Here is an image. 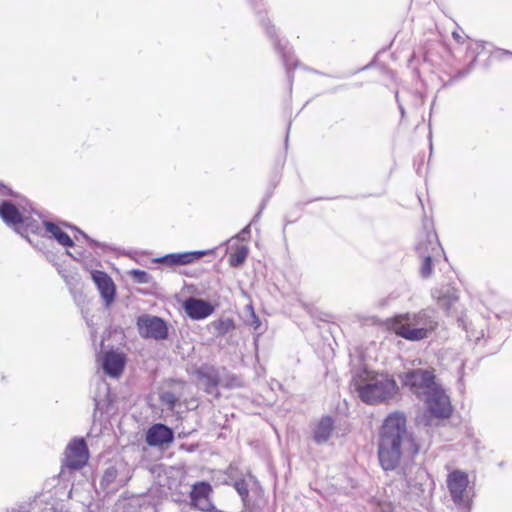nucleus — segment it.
<instances>
[{
    "mask_svg": "<svg viewBox=\"0 0 512 512\" xmlns=\"http://www.w3.org/2000/svg\"><path fill=\"white\" fill-rule=\"evenodd\" d=\"M128 275L132 278L133 282L137 284H155L153 276L144 270L132 269L128 271Z\"/></svg>",
    "mask_w": 512,
    "mask_h": 512,
    "instance_id": "26",
    "label": "nucleus"
},
{
    "mask_svg": "<svg viewBox=\"0 0 512 512\" xmlns=\"http://www.w3.org/2000/svg\"><path fill=\"white\" fill-rule=\"evenodd\" d=\"M29 201L16 195L9 187L0 183V218L14 231L21 224Z\"/></svg>",
    "mask_w": 512,
    "mask_h": 512,
    "instance_id": "4",
    "label": "nucleus"
},
{
    "mask_svg": "<svg viewBox=\"0 0 512 512\" xmlns=\"http://www.w3.org/2000/svg\"><path fill=\"white\" fill-rule=\"evenodd\" d=\"M89 458L88 447L83 438L73 439L65 450V465L73 470L81 469Z\"/></svg>",
    "mask_w": 512,
    "mask_h": 512,
    "instance_id": "11",
    "label": "nucleus"
},
{
    "mask_svg": "<svg viewBox=\"0 0 512 512\" xmlns=\"http://www.w3.org/2000/svg\"><path fill=\"white\" fill-rule=\"evenodd\" d=\"M265 205H266V200H263L262 203H261V206H260V210L258 211V213L253 217V219L251 220V222L249 223L250 226L257 222L261 216V213L263 211V209L265 208Z\"/></svg>",
    "mask_w": 512,
    "mask_h": 512,
    "instance_id": "35",
    "label": "nucleus"
},
{
    "mask_svg": "<svg viewBox=\"0 0 512 512\" xmlns=\"http://www.w3.org/2000/svg\"><path fill=\"white\" fill-rule=\"evenodd\" d=\"M435 255L432 254H425L424 252H421V256H419L422 259V263L420 266V275L422 278H429L432 274L433 268H432V258Z\"/></svg>",
    "mask_w": 512,
    "mask_h": 512,
    "instance_id": "28",
    "label": "nucleus"
},
{
    "mask_svg": "<svg viewBox=\"0 0 512 512\" xmlns=\"http://www.w3.org/2000/svg\"><path fill=\"white\" fill-rule=\"evenodd\" d=\"M42 236H36V238L27 237L26 240L29 242V244L36 249L37 251L43 253L45 257L47 258V244L46 241L43 239Z\"/></svg>",
    "mask_w": 512,
    "mask_h": 512,
    "instance_id": "30",
    "label": "nucleus"
},
{
    "mask_svg": "<svg viewBox=\"0 0 512 512\" xmlns=\"http://www.w3.org/2000/svg\"><path fill=\"white\" fill-rule=\"evenodd\" d=\"M128 508L135 512H156L155 505L145 498L133 499L128 503Z\"/></svg>",
    "mask_w": 512,
    "mask_h": 512,
    "instance_id": "25",
    "label": "nucleus"
},
{
    "mask_svg": "<svg viewBox=\"0 0 512 512\" xmlns=\"http://www.w3.org/2000/svg\"><path fill=\"white\" fill-rule=\"evenodd\" d=\"M250 2H252V0H249Z\"/></svg>",
    "mask_w": 512,
    "mask_h": 512,
    "instance_id": "45",
    "label": "nucleus"
},
{
    "mask_svg": "<svg viewBox=\"0 0 512 512\" xmlns=\"http://www.w3.org/2000/svg\"><path fill=\"white\" fill-rule=\"evenodd\" d=\"M467 73H468V71H460L459 76L464 77L465 75H467Z\"/></svg>",
    "mask_w": 512,
    "mask_h": 512,
    "instance_id": "39",
    "label": "nucleus"
},
{
    "mask_svg": "<svg viewBox=\"0 0 512 512\" xmlns=\"http://www.w3.org/2000/svg\"><path fill=\"white\" fill-rule=\"evenodd\" d=\"M249 316L246 319V324L254 329V331H259L261 328V321L259 317L255 314L252 306H249Z\"/></svg>",
    "mask_w": 512,
    "mask_h": 512,
    "instance_id": "32",
    "label": "nucleus"
},
{
    "mask_svg": "<svg viewBox=\"0 0 512 512\" xmlns=\"http://www.w3.org/2000/svg\"><path fill=\"white\" fill-rule=\"evenodd\" d=\"M437 325L435 311L431 309L398 314L388 320V327L391 331L411 342L428 338Z\"/></svg>",
    "mask_w": 512,
    "mask_h": 512,
    "instance_id": "3",
    "label": "nucleus"
},
{
    "mask_svg": "<svg viewBox=\"0 0 512 512\" xmlns=\"http://www.w3.org/2000/svg\"><path fill=\"white\" fill-rule=\"evenodd\" d=\"M125 364V355L113 350L105 352L101 357V367L104 373L111 378H119L124 371Z\"/></svg>",
    "mask_w": 512,
    "mask_h": 512,
    "instance_id": "12",
    "label": "nucleus"
},
{
    "mask_svg": "<svg viewBox=\"0 0 512 512\" xmlns=\"http://www.w3.org/2000/svg\"><path fill=\"white\" fill-rule=\"evenodd\" d=\"M248 512H254V511L252 510V511H248Z\"/></svg>",
    "mask_w": 512,
    "mask_h": 512,
    "instance_id": "44",
    "label": "nucleus"
},
{
    "mask_svg": "<svg viewBox=\"0 0 512 512\" xmlns=\"http://www.w3.org/2000/svg\"><path fill=\"white\" fill-rule=\"evenodd\" d=\"M130 471L124 464L108 467L100 481L101 488L106 493H112L126 485L130 479Z\"/></svg>",
    "mask_w": 512,
    "mask_h": 512,
    "instance_id": "10",
    "label": "nucleus"
},
{
    "mask_svg": "<svg viewBox=\"0 0 512 512\" xmlns=\"http://www.w3.org/2000/svg\"><path fill=\"white\" fill-rule=\"evenodd\" d=\"M136 326L139 335L144 339L162 341L166 340L169 336L167 322L155 315L142 314L138 316Z\"/></svg>",
    "mask_w": 512,
    "mask_h": 512,
    "instance_id": "9",
    "label": "nucleus"
},
{
    "mask_svg": "<svg viewBox=\"0 0 512 512\" xmlns=\"http://www.w3.org/2000/svg\"><path fill=\"white\" fill-rule=\"evenodd\" d=\"M419 445L413 435L406 429V417L401 412L387 416L381 428L378 443V459L380 466L386 472L395 471L408 487L422 485L427 479V471L414 462L400 465L404 452L415 456Z\"/></svg>",
    "mask_w": 512,
    "mask_h": 512,
    "instance_id": "1",
    "label": "nucleus"
},
{
    "mask_svg": "<svg viewBox=\"0 0 512 512\" xmlns=\"http://www.w3.org/2000/svg\"><path fill=\"white\" fill-rule=\"evenodd\" d=\"M422 399L426 408L424 414L425 425L431 426L433 419L445 420L452 415L453 407L450 398L440 385Z\"/></svg>",
    "mask_w": 512,
    "mask_h": 512,
    "instance_id": "6",
    "label": "nucleus"
},
{
    "mask_svg": "<svg viewBox=\"0 0 512 512\" xmlns=\"http://www.w3.org/2000/svg\"><path fill=\"white\" fill-rule=\"evenodd\" d=\"M287 143H288V135L286 136V139H285V145L287 146Z\"/></svg>",
    "mask_w": 512,
    "mask_h": 512,
    "instance_id": "42",
    "label": "nucleus"
},
{
    "mask_svg": "<svg viewBox=\"0 0 512 512\" xmlns=\"http://www.w3.org/2000/svg\"><path fill=\"white\" fill-rule=\"evenodd\" d=\"M395 98H396V101H397V104H398V109H399L400 114H401V119H404L406 112H405V109H404L403 105L399 101L398 93H396Z\"/></svg>",
    "mask_w": 512,
    "mask_h": 512,
    "instance_id": "36",
    "label": "nucleus"
},
{
    "mask_svg": "<svg viewBox=\"0 0 512 512\" xmlns=\"http://www.w3.org/2000/svg\"><path fill=\"white\" fill-rule=\"evenodd\" d=\"M58 273L61 275L63 280L68 286H73L77 283V274L67 271L66 269L62 268L60 265H56Z\"/></svg>",
    "mask_w": 512,
    "mask_h": 512,
    "instance_id": "31",
    "label": "nucleus"
},
{
    "mask_svg": "<svg viewBox=\"0 0 512 512\" xmlns=\"http://www.w3.org/2000/svg\"><path fill=\"white\" fill-rule=\"evenodd\" d=\"M432 296L437 300L438 305L446 311L458 301L456 291L449 287L434 290Z\"/></svg>",
    "mask_w": 512,
    "mask_h": 512,
    "instance_id": "22",
    "label": "nucleus"
},
{
    "mask_svg": "<svg viewBox=\"0 0 512 512\" xmlns=\"http://www.w3.org/2000/svg\"><path fill=\"white\" fill-rule=\"evenodd\" d=\"M183 308L185 313L193 320L205 319L214 312V307L210 302L195 297L186 299Z\"/></svg>",
    "mask_w": 512,
    "mask_h": 512,
    "instance_id": "16",
    "label": "nucleus"
},
{
    "mask_svg": "<svg viewBox=\"0 0 512 512\" xmlns=\"http://www.w3.org/2000/svg\"><path fill=\"white\" fill-rule=\"evenodd\" d=\"M61 224L64 226V227H67V228H70L72 230H75L83 239H85L89 245L96 249V248H105V244L103 243H100L94 239H92L91 237H89L85 232H83L82 230H80L79 228H77L76 226H73L71 224H68L67 222H61Z\"/></svg>",
    "mask_w": 512,
    "mask_h": 512,
    "instance_id": "29",
    "label": "nucleus"
},
{
    "mask_svg": "<svg viewBox=\"0 0 512 512\" xmlns=\"http://www.w3.org/2000/svg\"><path fill=\"white\" fill-rule=\"evenodd\" d=\"M234 488L241 497V500L243 502L244 509L246 511H252L250 508V502H249V489L248 484L244 479H239L234 482Z\"/></svg>",
    "mask_w": 512,
    "mask_h": 512,
    "instance_id": "23",
    "label": "nucleus"
},
{
    "mask_svg": "<svg viewBox=\"0 0 512 512\" xmlns=\"http://www.w3.org/2000/svg\"><path fill=\"white\" fill-rule=\"evenodd\" d=\"M334 431V420L331 416H323L313 429V440L316 444L326 443Z\"/></svg>",
    "mask_w": 512,
    "mask_h": 512,
    "instance_id": "20",
    "label": "nucleus"
},
{
    "mask_svg": "<svg viewBox=\"0 0 512 512\" xmlns=\"http://www.w3.org/2000/svg\"><path fill=\"white\" fill-rule=\"evenodd\" d=\"M351 385L362 402L368 405L386 403L397 397L399 387L387 374L359 369L351 380Z\"/></svg>",
    "mask_w": 512,
    "mask_h": 512,
    "instance_id": "2",
    "label": "nucleus"
},
{
    "mask_svg": "<svg viewBox=\"0 0 512 512\" xmlns=\"http://www.w3.org/2000/svg\"><path fill=\"white\" fill-rule=\"evenodd\" d=\"M261 24L264 27L267 36L270 38L275 52L282 59V63L286 70L289 87L291 89L294 81L293 70L299 65L298 60L295 58L293 48L290 46L287 40L278 38L276 34V28L274 25L270 24L269 20L261 19Z\"/></svg>",
    "mask_w": 512,
    "mask_h": 512,
    "instance_id": "7",
    "label": "nucleus"
},
{
    "mask_svg": "<svg viewBox=\"0 0 512 512\" xmlns=\"http://www.w3.org/2000/svg\"><path fill=\"white\" fill-rule=\"evenodd\" d=\"M91 276L105 302V306L109 307L115 300L116 287L114 282L104 271L94 270L91 272Z\"/></svg>",
    "mask_w": 512,
    "mask_h": 512,
    "instance_id": "14",
    "label": "nucleus"
},
{
    "mask_svg": "<svg viewBox=\"0 0 512 512\" xmlns=\"http://www.w3.org/2000/svg\"><path fill=\"white\" fill-rule=\"evenodd\" d=\"M194 375L199 383L203 386L206 393L212 394L220 383V375L218 369L210 364H202L195 369Z\"/></svg>",
    "mask_w": 512,
    "mask_h": 512,
    "instance_id": "13",
    "label": "nucleus"
},
{
    "mask_svg": "<svg viewBox=\"0 0 512 512\" xmlns=\"http://www.w3.org/2000/svg\"><path fill=\"white\" fill-rule=\"evenodd\" d=\"M415 249L418 256H421V252H424L425 254L437 255L441 249V246L436 234L426 233L424 237L419 240Z\"/></svg>",
    "mask_w": 512,
    "mask_h": 512,
    "instance_id": "21",
    "label": "nucleus"
},
{
    "mask_svg": "<svg viewBox=\"0 0 512 512\" xmlns=\"http://www.w3.org/2000/svg\"><path fill=\"white\" fill-rule=\"evenodd\" d=\"M173 441V429L163 423L153 424L146 432V443L151 447L168 445Z\"/></svg>",
    "mask_w": 512,
    "mask_h": 512,
    "instance_id": "15",
    "label": "nucleus"
},
{
    "mask_svg": "<svg viewBox=\"0 0 512 512\" xmlns=\"http://www.w3.org/2000/svg\"><path fill=\"white\" fill-rule=\"evenodd\" d=\"M248 256V248L246 246H240L237 250L230 254L229 264L231 267H240Z\"/></svg>",
    "mask_w": 512,
    "mask_h": 512,
    "instance_id": "27",
    "label": "nucleus"
},
{
    "mask_svg": "<svg viewBox=\"0 0 512 512\" xmlns=\"http://www.w3.org/2000/svg\"><path fill=\"white\" fill-rule=\"evenodd\" d=\"M42 225L44 226L43 237L48 235L49 238L54 239L63 247L74 246L72 238L58 224L44 219L42 220Z\"/></svg>",
    "mask_w": 512,
    "mask_h": 512,
    "instance_id": "19",
    "label": "nucleus"
},
{
    "mask_svg": "<svg viewBox=\"0 0 512 512\" xmlns=\"http://www.w3.org/2000/svg\"><path fill=\"white\" fill-rule=\"evenodd\" d=\"M250 233V224H248L236 235V238L240 241H247L250 238Z\"/></svg>",
    "mask_w": 512,
    "mask_h": 512,
    "instance_id": "34",
    "label": "nucleus"
},
{
    "mask_svg": "<svg viewBox=\"0 0 512 512\" xmlns=\"http://www.w3.org/2000/svg\"><path fill=\"white\" fill-rule=\"evenodd\" d=\"M398 378L404 388L417 398L422 399L430 393L439 384L436 383L434 369L412 368L398 375Z\"/></svg>",
    "mask_w": 512,
    "mask_h": 512,
    "instance_id": "5",
    "label": "nucleus"
},
{
    "mask_svg": "<svg viewBox=\"0 0 512 512\" xmlns=\"http://www.w3.org/2000/svg\"><path fill=\"white\" fill-rule=\"evenodd\" d=\"M503 53H504V54H506V55H510V56H512V52H510V51H508V50H504V51H503Z\"/></svg>",
    "mask_w": 512,
    "mask_h": 512,
    "instance_id": "41",
    "label": "nucleus"
},
{
    "mask_svg": "<svg viewBox=\"0 0 512 512\" xmlns=\"http://www.w3.org/2000/svg\"><path fill=\"white\" fill-rule=\"evenodd\" d=\"M446 484L450 497L459 512H468L472 501L467 492L469 484L467 473L461 470L450 472L447 476Z\"/></svg>",
    "mask_w": 512,
    "mask_h": 512,
    "instance_id": "8",
    "label": "nucleus"
},
{
    "mask_svg": "<svg viewBox=\"0 0 512 512\" xmlns=\"http://www.w3.org/2000/svg\"><path fill=\"white\" fill-rule=\"evenodd\" d=\"M161 401L170 408H173L177 402V398L173 392L167 391L161 395Z\"/></svg>",
    "mask_w": 512,
    "mask_h": 512,
    "instance_id": "33",
    "label": "nucleus"
},
{
    "mask_svg": "<svg viewBox=\"0 0 512 512\" xmlns=\"http://www.w3.org/2000/svg\"><path fill=\"white\" fill-rule=\"evenodd\" d=\"M32 206L29 203V206L27 207V210L25 211L23 215V220L21 221V224L16 228V233L20 234L23 238L30 237L29 233L35 235V236H42L44 233V226L42 225V222L39 220L33 218L32 216Z\"/></svg>",
    "mask_w": 512,
    "mask_h": 512,
    "instance_id": "18",
    "label": "nucleus"
},
{
    "mask_svg": "<svg viewBox=\"0 0 512 512\" xmlns=\"http://www.w3.org/2000/svg\"><path fill=\"white\" fill-rule=\"evenodd\" d=\"M211 325L217 336H224L235 328L234 321L230 318L216 320Z\"/></svg>",
    "mask_w": 512,
    "mask_h": 512,
    "instance_id": "24",
    "label": "nucleus"
},
{
    "mask_svg": "<svg viewBox=\"0 0 512 512\" xmlns=\"http://www.w3.org/2000/svg\"><path fill=\"white\" fill-rule=\"evenodd\" d=\"M393 511V508L390 504L386 505L384 508H383V512H392Z\"/></svg>",
    "mask_w": 512,
    "mask_h": 512,
    "instance_id": "38",
    "label": "nucleus"
},
{
    "mask_svg": "<svg viewBox=\"0 0 512 512\" xmlns=\"http://www.w3.org/2000/svg\"><path fill=\"white\" fill-rule=\"evenodd\" d=\"M452 36L458 43H463V37L458 32H453Z\"/></svg>",
    "mask_w": 512,
    "mask_h": 512,
    "instance_id": "37",
    "label": "nucleus"
},
{
    "mask_svg": "<svg viewBox=\"0 0 512 512\" xmlns=\"http://www.w3.org/2000/svg\"><path fill=\"white\" fill-rule=\"evenodd\" d=\"M17 512H29V511H26V510H25V511H20V510H19V511H17Z\"/></svg>",
    "mask_w": 512,
    "mask_h": 512,
    "instance_id": "43",
    "label": "nucleus"
},
{
    "mask_svg": "<svg viewBox=\"0 0 512 512\" xmlns=\"http://www.w3.org/2000/svg\"><path fill=\"white\" fill-rule=\"evenodd\" d=\"M427 480H428V478L425 481H423L422 485H418L415 488H420V491H423V488H421V487L427 482Z\"/></svg>",
    "mask_w": 512,
    "mask_h": 512,
    "instance_id": "40",
    "label": "nucleus"
},
{
    "mask_svg": "<svg viewBox=\"0 0 512 512\" xmlns=\"http://www.w3.org/2000/svg\"><path fill=\"white\" fill-rule=\"evenodd\" d=\"M207 251H191L183 253H170L155 259L156 263L170 267L191 264L206 255Z\"/></svg>",
    "mask_w": 512,
    "mask_h": 512,
    "instance_id": "17",
    "label": "nucleus"
}]
</instances>
